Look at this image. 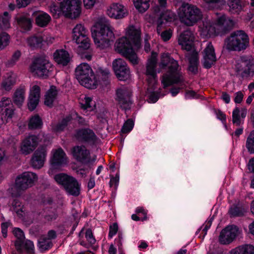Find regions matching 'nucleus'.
I'll use <instances>...</instances> for the list:
<instances>
[{
	"label": "nucleus",
	"instance_id": "nucleus-1",
	"mask_svg": "<svg viewBox=\"0 0 254 254\" xmlns=\"http://www.w3.org/2000/svg\"><path fill=\"white\" fill-rule=\"evenodd\" d=\"M124 33L125 36L116 41L115 50L133 64H136L138 62L136 51L140 47V29L130 25L125 29Z\"/></svg>",
	"mask_w": 254,
	"mask_h": 254
},
{
	"label": "nucleus",
	"instance_id": "nucleus-2",
	"mask_svg": "<svg viewBox=\"0 0 254 254\" xmlns=\"http://www.w3.org/2000/svg\"><path fill=\"white\" fill-rule=\"evenodd\" d=\"M158 65L160 70L165 71L161 78L164 88L184 81L183 74L179 69L178 62L171 58L169 53L161 54Z\"/></svg>",
	"mask_w": 254,
	"mask_h": 254
},
{
	"label": "nucleus",
	"instance_id": "nucleus-3",
	"mask_svg": "<svg viewBox=\"0 0 254 254\" xmlns=\"http://www.w3.org/2000/svg\"><path fill=\"white\" fill-rule=\"evenodd\" d=\"M114 28L105 17L98 18L91 29L96 46L101 49L109 47L115 39Z\"/></svg>",
	"mask_w": 254,
	"mask_h": 254
},
{
	"label": "nucleus",
	"instance_id": "nucleus-4",
	"mask_svg": "<svg viewBox=\"0 0 254 254\" xmlns=\"http://www.w3.org/2000/svg\"><path fill=\"white\" fill-rule=\"evenodd\" d=\"M233 25L232 20L224 14H219L215 18H205L199 26V31L203 38L214 37L221 34Z\"/></svg>",
	"mask_w": 254,
	"mask_h": 254
},
{
	"label": "nucleus",
	"instance_id": "nucleus-5",
	"mask_svg": "<svg viewBox=\"0 0 254 254\" xmlns=\"http://www.w3.org/2000/svg\"><path fill=\"white\" fill-rule=\"evenodd\" d=\"M157 54L152 52L148 59L146 66L145 75L148 82L147 95L148 102L154 103L157 101L160 97H163L166 93L161 94L158 90H155L157 83V76L156 71Z\"/></svg>",
	"mask_w": 254,
	"mask_h": 254
},
{
	"label": "nucleus",
	"instance_id": "nucleus-6",
	"mask_svg": "<svg viewBox=\"0 0 254 254\" xmlns=\"http://www.w3.org/2000/svg\"><path fill=\"white\" fill-rule=\"evenodd\" d=\"M81 0H64L60 5L52 4L50 6L51 12L58 16L63 14L66 17L76 18L81 13Z\"/></svg>",
	"mask_w": 254,
	"mask_h": 254
},
{
	"label": "nucleus",
	"instance_id": "nucleus-7",
	"mask_svg": "<svg viewBox=\"0 0 254 254\" xmlns=\"http://www.w3.org/2000/svg\"><path fill=\"white\" fill-rule=\"evenodd\" d=\"M75 75L80 84L88 89H95L99 83L91 66L87 63L79 64L75 70Z\"/></svg>",
	"mask_w": 254,
	"mask_h": 254
},
{
	"label": "nucleus",
	"instance_id": "nucleus-8",
	"mask_svg": "<svg viewBox=\"0 0 254 254\" xmlns=\"http://www.w3.org/2000/svg\"><path fill=\"white\" fill-rule=\"evenodd\" d=\"M38 180L37 175L31 172H25L18 176L10 192L13 196L20 195L21 191L32 187Z\"/></svg>",
	"mask_w": 254,
	"mask_h": 254
},
{
	"label": "nucleus",
	"instance_id": "nucleus-9",
	"mask_svg": "<svg viewBox=\"0 0 254 254\" xmlns=\"http://www.w3.org/2000/svg\"><path fill=\"white\" fill-rule=\"evenodd\" d=\"M178 14L180 21L188 26H192L202 17L201 12L196 6L183 4L179 8Z\"/></svg>",
	"mask_w": 254,
	"mask_h": 254
},
{
	"label": "nucleus",
	"instance_id": "nucleus-10",
	"mask_svg": "<svg viewBox=\"0 0 254 254\" xmlns=\"http://www.w3.org/2000/svg\"><path fill=\"white\" fill-rule=\"evenodd\" d=\"M53 69L52 64L43 58L35 59L29 67V70L32 75L41 78L48 77Z\"/></svg>",
	"mask_w": 254,
	"mask_h": 254
},
{
	"label": "nucleus",
	"instance_id": "nucleus-11",
	"mask_svg": "<svg viewBox=\"0 0 254 254\" xmlns=\"http://www.w3.org/2000/svg\"><path fill=\"white\" fill-rule=\"evenodd\" d=\"M248 44V36L241 30L232 33L225 40L226 48L231 51H240L244 50Z\"/></svg>",
	"mask_w": 254,
	"mask_h": 254
},
{
	"label": "nucleus",
	"instance_id": "nucleus-12",
	"mask_svg": "<svg viewBox=\"0 0 254 254\" xmlns=\"http://www.w3.org/2000/svg\"><path fill=\"white\" fill-rule=\"evenodd\" d=\"M54 179L58 184L63 186L68 194L75 196L79 194L80 185L74 177L66 174L60 173L55 175Z\"/></svg>",
	"mask_w": 254,
	"mask_h": 254
},
{
	"label": "nucleus",
	"instance_id": "nucleus-13",
	"mask_svg": "<svg viewBox=\"0 0 254 254\" xmlns=\"http://www.w3.org/2000/svg\"><path fill=\"white\" fill-rule=\"evenodd\" d=\"M158 5L154 9L155 13L160 15L157 21V31L159 33L161 27L168 22L174 21L176 17L175 14L170 10H165L167 0H158Z\"/></svg>",
	"mask_w": 254,
	"mask_h": 254
},
{
	"label": "nucleus",
	"instance_id": "nucleus-14",
	"mask_svg": "<svg viewBox=\"0 0 254 254\" xmlns=\"http://www.w3.org/2000/svg\"><path fill=\"white\" fill-rule=\"evenodd\" d=\"M73 40L78 45V48L88 49L90 46L88 30L82 24H77L72 29Z\"/></svg>",
	"mask_w": 254,
	"mask_h": 254
},
{
	"label": "nucleus",
	"instance_id": "nucleus-15",
	"mask_svg": "<svg viewBox=\"0 0 254 254\" xmlns=\"http://www.w3.org/2000/svg\"><path fill=\"white\" fill-rule=\"evenodd\" d=\"M235 69L238 74L243 77L254 75V58L252 56H242L237 62Z\"/></svg>",
	"mask_w": 254,
	"mask_h": 254
},
{
	"label": "nucleus",
	"instance_id": "nucleus-16",
	"mask_svg": "<svg viewBox=\"0 0 254 254\" xmlns=\"http://www.w3.org/2000/svg\"><path fill=\"white\" fill-rule=\"evenodd\" d=\"M67 164V157L63 149L61 148L53 149L51 152L49 174H52L54 170H61Z\"/></svg>",
	"mask_w": 254,
	"mask_h": 254
},
{
	"label": "nucleus",
	"instance_id": "nucleus-17",
	"mask_svg": "<svg viewBox=\"0 0 254 254\" xmlns=\"http://www.w3.org/2000/svg\"><path fill=\"white\" fill-rule=\"evenodd\" d=\"M106 14L110 18L119 20L127 17L128 14L127 9L120 2H113L106 8Z\"/></svg>",
	"mask_w": 254,
	"mask_h": 254
},
{
	"label": "nucleus",
	"instance_id": "nucleus-18",
	"mask_svg": "<svg viewBox=\"0 0 254 254\" xmlns=\"http://www.w3.org/2000/svg\"><path fill=\"white\" fill-rule=\"evenodd\" d=\"M71 153L77 161L85 164H92L96 160L95 157H91L90 151L84 145L73 147L71 150Z\"/></svg>",
	"mask_w": 254,
	"mask_h": 254
},
{
	"label": "nucleus",
	"instance_id": "nucleus-19",
	"mask_svg": "<svg viewBox=\"0 0 254 254\" xmlns=\"http://www.w3.org/2000/svg\"><path fill=\"white\" fill-rule=\"evenodd\" d=\"M239 228L235 225H228L222 230L219 237V242L223 245L232 243L240 234Z\"/></svg>",
	"mask_w": 254,
	"mask_h": 254
},
{
	"label": "nucleus",
	"instance_id": "nucleus-20",
	"mask_svg": "<svg viewBox=\"0 0 254 254\" xmlns=\"http://www.w3.org/2000/svg\"><path fill=\"white\" fill-rule=\"evenodd\" d=\"M41 137L45 138V135L41 133L39 134L38 136L30 135L26 137L21 143V152L25 155L32 152L36 147L38 142L42 141V138Z\"/></svg>",
	"mask_w": 254,
	"mask_h": 254
},
{
	"label": "nucleus",
	"instance_id": "nucleus-21",
	"mask_svg": "<svg viewBox=\"0 0 254 254\" xmlns=\"http://www.w3.org/2000/svg\"><path fill=\"white\" fill-rule=\"evenodd\" d=\"M13 234L17 239L15 241V245L17 250L20 249V247L22 246L23 249L28 254H34V245L33 243L30 240H26L23 242L24 238L23 232L18 228H14L13 230Z\"/></svg>",
	"mask_w": 254,
	"mask_h": 254
},
{
	"label": "nucleus",
	"instance_id": "nucleus-22",
	"mask_svg": "<svg viewBox=\"0 0 254 254\" xmlns=\"http://www.w3.org/2000/svg\"><path fill=\"white\" fill-rule=\"evenodd\" d=\"M113 68L117 77L120 80L125 81L130 78V72L126 63L121 59H118L113 62Z\"/></svg>",
	"mask_w": 254,
	"mask_h": 254
},
{
	"label": "nucleus",
	"instance_id": "nucleus-23",
	"mask_svg": "<svg viewBox=\"0 0 254 254\" xmlns=\"http://www.w3.org/2000/svg\"><path fill=\"white\" fill-rule=\"evenodd\" d=\"M131 90L127 87H121L116 92L117 98L121 107L124 110L130 108L132 104L131 100Z\"/></svg>",
	"mask_w": 254,
	"mask_h": 254
},
{
	"label": "nucleus",
	"instance_id": "nucleus-24",
	"mask_svg": "<svg viewBox=\"0 0 254 254\" xmlns=\"http://www.w3.org/2000/svg\"><path fill=\"white\" fill-rule=\"evenodd\" d=\"M78 122L81 125H86L87 124L83 118L77 115L76 113H72L70 116L66 117L58 125H53L52 128V130L55 132H59L62 131L65 127L69 124L72 123Z\"/></svg>",
	"mask_w": 254,
	"mask_h": 254
},
{
	"label": "nucleus",
	"instance_id": "nucleus-25",
	"mask_svg": "<svg viewBox=\"0 0 254 254\" xmlns=\"http://www.w3.org/2000/svg\"><path fill=\"white\" fill-rule=\"evenodd\" d=\"M194 34L188 29L183 32L178 37V41L182 49L190 51L193 47Z\"/></svg>",
	"mask_w": 254,
	"mask_h": 254
},
{
	"label": "nucleus",
	"instance_id": "nucleus-26",
	"mask_svg": "<svg viewBox=\"0 0 254 254\" xmlns=\"http://www.w3.org/2000/svg\"><path fill=\"white\" fill-rule=\"evenodd\" d=\"M41 88L38 83L33 82L30 86L28 108L33 111L39 104L40 98Z\"/></svg>",
	"mask_w": 254,
	"mask_h": 254
},
{
	"label": "nucleus",
	"instance_id": "nucleus-27",
	"mask_svg": "<svg viewBox=\"0 0 254 254\" xmlns=\"http://www.w3.org/2000/svg\"><path fill=\"white\" fill-rule=\"evenodd\" d=\"M216 61L215 50L212 44L207 43L203 52L202 64L206 68H210Z\"/></svg>",
	"mask_w": 254,
	"mask_h": 254
},
{
	"label": "nucleus",
	"instance_id": "nucleus-28",
	"mask_svg": "<svg viewBox=\"0 0 254 254\" xmlns=\"http://www.w3.org/2000/svg\"><path fill=\"white\" fill-rule=\"evenodd\" d=\"M75 136L79 141L90 144H94L97 143L98 141L94 132L89 128H84L77 130Z\"/></svg>",
	"mask_w": 254,
	"mask_h": 254
},
{
	"label": "nucleus",
	"instance_id": "nucleus-29",
	"mask_svg": "<svg viewBox=\"0 0 254 254\" xmlns=\"http://www.w3.org/2000/svg\"><path fill=\"white\" fill-rule=\"evenodd\" d=\"M47 156L45 147L38 148L34 153L31 159V164L34 169L41 168L45 163Z\"/></svg>",
	"mask_w": 254,
	"mask_h": 254
},
{
	"label": "nucleus",
	"instance_id": "nucleus-30",
	"mask_svg": "<svg viewBox=\"0 0 254 254\" xmlns=\"http://www.w3.org/2000/svg\"><path fill=\"white\" fill-rule=\"evenodd\" d=\"M13 112L10 99L3 97L0 102V115H5L7 119H11L13 114Z\"/></svg>",
	"mask_w": 254,
	"mask_h": 254
},
{
	"label": "nucleus",
	"instance_id": "nucleus-31",
	"mask_svg": "<svg viewBox=\"0 0 254 254\" xmlns=\"http://www.w3.org/2000/svg\"><path fill=\"white\" fill-rule=\"evenodd\" d=\"M54 59L59 64L66 65L70 61L68 52L63 49L57 50L54 53Z\"/></svg>",
	"mask_w": 254,
	"mask_h": 254
},
{
	"label": "nucleus",
	"instance_id": "nucleus-32",
	"mask_svg": "<svg viewBox=\"0 0 254 254\" xmlns=\"http://www.w3.org/2000/svg\"><path fill=\"white\" fill-rule=\"evenodd\" d=\"M35 15L36 24L39 27H44L48 25L51 20V16L46 12L39 11L33 13Z\"/></svg>",
	"mask_w": 254,
	"mask_h": 254
},
{
	"label": "nucleus",
	"instance_id": "nucleus-33",
	"mask_svg": "<svg viewBox=\"0 0 254 254\" xmlns=\"http://www.w3.org/2000/svg\"><path fill=\"white\" fill-rule=\"evenodd\" d=\"M43 37L40 34L31 36L26 39L27 45L32 49L41 48L43 46Z\"/></svg>",
	"mask_w": 254,
	"mask_h": 254
},
{
	"label": "nucleus",
	"instance_id": "nucleus-34",
	"mask_svg": "<svg viewBox=\"0 0 254 254\" xmlns=\"http://www.w3.org/2000/svg\"><path fill=\"white\" fill-rule=\"evenodd\" d=\"M16 81V75L13 72H9L4 76L1 87L6 91L11 90Z\"/></svg>",
	"mask_w": 254,
	"mask_h": 254
},
{
	"label": "nucleus",
	"instance_id": "nucleus-35",
	"mask_svg": "<svg viewBox=\"0 0 254 254\" xmlns=\"http://www.w3.org/2000/svg\"><path fill=\"white\" fill-rule=\"evenodd\" d=\"M16 20L19 26L25 31H29L32 27V20L27 14L16 17Z\"/></svg>",
	"mask_w": 254,
	"mask_h": 254
},
{
	"label": "nucleus",
	"instance_id": "nucleus-36",
	"mask_svg": "<svg viewBox=\"0 0 254 254\" xmlns=\"http://www.w3.org/2000/svg\"><path fill=\"white\" fill-rule=\"evenodd\" d=\"M229 10L232 13H239L243 8L244 0H227Z\"/></svg>",
	"mask_w": 254,
	"mask_h": 254
},
{
	"label": "nucleus",
	"instance_id": "nucleus-37",
	"mask_svg": "<svg viewBox=\"0 0 254 254\" xmlns=\"http://www.w3.org/2000/svg\"><path fill=\"white\" fill-rule=\"evenodd\" d=\"M230 254H254V246L251 244H244L232 250Z\"/></svg>",
	"mask_w": 254,
	"mask_h": 254
},
{
	"label": "nucleus",
	"instance_id": "nucleus-38",
	"mask_svg": "<svg viewBox=\"0 0 254 254\" xmlns=\"http://www.w3.org/2000/svg\"><path fill=\"white\" fill-rule=\"evenodd\" d=\"M57 96L56 87L52 86L45 95L44 104L48 107H52Z\"/></svg>",
	"mask_w": 254,
	"mask_h": 254
},
{
	"label": "nucleus",
	"instance_id": "nucleus-39",
	"mask_svg": "<svg viewBox=\"0 0 254 254\" xmlns=\"http://www.w3.org/2000/svg\"><path fill=\"white\" fill-rule=\"evenodd\" d=\"M25 89L23 87H19L15 91L13 99L14 103L18 106L22 105L25 100Z\"/></svg>",
	"mask_w": 254,
	"mask_h": 254
},
{
	"label": "nucleus",
	"instance_id": "nucleus-40",
	"mask_svg": "<svg viewBox=\"0 0 254 254\" xmlns=\"http://www.w3.org/2000/svg\"><path fill=\"white\" fill-rule=\"evenodd\" d=\"M28 126L31 129L41 128L43 126L42 119L39 115H35L29 119Z\"/></svg>",
	"mask_w": 254,
	"mask_h": 254
},
{
	"label": "nucleus",
	"instance_id": "nucleus-41",
	"mask_svg": "<svg viewBox=\"0 0 254 254\" xmlns=\"http://www.w3.org/2000/svg\"><path fill=\"white\" fill-rule=\"evenodd\" d=\"M189 70L193 74L197 72L198 69V54L197 52H193L189 57Z\"/></svg>",
	"mask_w": 254,
	"mask_h": 254
},
{
	"label": "nucleus",
	"instance_id": "nucleus-42",
	"mask_svg": "<svg viewBox=\"0 0 254 254\" xmlns=\"http://www.w3.org/2000/svg\"><path fill=\"white\" fill-rule=\"evenodd\" d=\"M79 104L81 108L84 110H93V106H94V103L91 97L83 95L79 98Z\"/></svg>",
	"mask_w": 254,
	"mask_h": 254
},
{
	"label": "nucleus",
	"instance_id": "nucleus-43",
	"mask_svg": "<svg viewBox=\"0 0 254 254\" xmlns=\"http://www.w3.org/2000/svg\"><path fill=\"white\" fill-rule=\"evenodd\" d=\"M150 0H133L135 8L140 12H144L149 7Z\"/></svg>",
	"mask_w": 254,
	"mask_h": 254
},
{
	"label": "nucleus",
	"instance_id": "nucleus-44",
	"mask_svg": "<svg viewBox=\"0 0 254 254\" xmlns=\"http://www.w3.org/2000/svg\"><path fill=\"white\" fill-rule=\"evenodd\" d=\"M170 23L171 22H168L166 24H163V26L161 27L160 33H159L157 32L158 34L160 35L161 38L164 41H168L172 36L173 31L171 29L161 32L162 30L165 28L167 26L169 25Z\"/></svg>",
	"mask_w": 254,
	"mask_h": 254
},
{
	"label": "nucleus",
	"instance_id": "nucleus-45",
	"mask_svg": "<svg viewBox=\"0 0 254 254\" xmlns=\"http://www.w3.org/2000/svg\"><path fill=\"white\" fill-rule=\"evenodd\" d=\"M52 242L49 239H47L45 236L42 237L38 243V247L41 251H45L49 249L52 246Z\"/></svg>",
	"mask_w": 254,
	"mask_h": 254
},
{
	"label": "nucleus",
	"instance_id": "nucleus-46",
	"mask_svg": "<svg viewBox=\"0 0 254 254\" xmlns=\"http://www.w3.org/2000/svg\"><path fill=\"white\" fill-rule=\"evenodd\" d=\"M10 16L7 12H5L3 15H0V28L7 29L10 27Z\"/></svg>",
	"mask_w": 254,
	"mask_h": 254
},
{
	"label": "nucleus",
	"instance_id": "nucleus-47",
	"mask_svg": "<svg viewBox=\"0 0 254 254\" xmlns=\"http://www.w3.org/2000/svg\"><path fill=\"white\" fill-rule=\"evenodd\" d=\"M10 36L5 32L0 33V50L5 49L9 43Z\"/></svg>",
	"mask_w": 254,
	"mask_h": 254
},
{
	"label": "nucleus",
	"instance_id": "nucleus-48",
	"mask_svg": "<svg viewBox=\"0 0 254 254\" xmlns=\"http://www.w3.org/2000/svg\"><path fill=\"white\" fill-rule=\"evenodd\" d=\"M246 147L251 153H254V131L249 135L246 142Z\"/></svg>",
	"mask_w": 254,
	"mask_h": 254
},
{
	"label": "nucleus",
	"instance_id": "nucleus-49",
	"mask_svg": "<svg viewBox=\"0 0 254 254\" xmlns=\"http://www.w3.org/2000/svg\"><path fill=\"white\" fill-rule=\"evenodd\" d=\"M91 164H86V166L84 167H77L75 170L77 175L83 178H85L87 176L88 174L89 173V171L91 169Z\"/></svg>",
	"mask_w": 254,
	"mask_h": 254
},
{
	"label": "nucleus",
	"instance_id": "nucleus-50",
	"mask_svg": "<svg viewBox=\"0 0 254 254\" xmlns=\"http://www.w3.org/2000/svg\"><path fill=\"white\" fill-rule=\"evenodd\" d=\"M244 209L237 206H233L229 209V214L232 217L240 216L244 214Z\"/></svg>",
	"mask_w": 254,
	"mask_h": 254
},
{
	"label": "nucleus",
	"instance_id": "nucleus-51",
	"mask_svg": "<svg viewBox=\"0 0 254 254\" xmlns=\"http://www.w3.org/2000/svg\"><path fill=\"white\" fill-rule=\"evenodd\" d=\"M134 122L132 119L127 120L124 124L122 132L124 133H127L129 132L134 127Z\"/></svg>",
	"mask_w": 254,
	"mask_h": 254
},
{
	"label": "nucleus",
	"instance_id": "nucleus-52",
	"mask_svg": "<svg viewBox=\"0 0 254 254\" xmlns=\"http://www.w3.org/2000/svg\"><path fill=\"white\" fill-rule=\"evenodd\" d=\"M12 207H13L14 211L19 216H22L23 212V206L21 205V203L17 199H14L12 203Z\"/></svg>",
	"mask_w": 254,
	"mask_h": 254
},
{
	"label": "nucleus",
	"instance_id": "nucleus-53",
	"mask_svg": "<svg viewBox=\"0 0 254 254\" xmlns=\"http://www.w3.org/2000/svg\"><path fill=\"white\" fill-rule=\"evenodd\" d=\"M21 55V52L20 51H16L13 53L12 57L9 61L8 62V64L12 66L15 64L19 60Z\"/></svg>",
	"mask_w": 254,
	"mask_h": 254
},
{
	"label": "nucleus",
	"instance_id": "nucleus-54",
	"mask_svg": "<svg viewBox=\"0 0 254 254\" xmlns=\"http://www.w3.org/2000/svg\"><path fill=\"white\" fill-rule=\"evenodd\" d=\"M233 122L237 126L241 124L240 110L238 108H236L233 111Z\"/></svg>",
	"mask_w": 254,
	"mask_h": 254
},
{
	"label": "nucleus",
	"instance_id": "nucleus-55",
	"mask_svg": "<svg viewBox=\"0 0 254 254\" xmlns=\"http://www.w3.org/2000/svg\"><path fill=\"white\" fill-rule=\"evenodd\" d=\"M85 238L88 243L91 245H94L96 243V240L93 236L91 229H87L85 233Z\"/></svg>",
	"mask_w": 254,
	"mask_h": 254
},
{
	"label": "nucleus",
	"instance_id": "nucleus-56",
	"mask_svg": "<svg viewBox=\"0 0 254 254\" xmlns=\"http://www.w3.org/2000/svg\"><path fill=\"white\" fill-rule=\"evenodd\" d=\"M213 219V218H211L210 219L207 220L198 230L199 231L202 230V232L204 233V236L206 234L207 230L211 227Z\"/></svg>",
	"mask_w": 254,
	"mask_h": 254
},
{
	"label": "nucleus",
	"instance_id": "nucleus-57",
	"mask_svg": "<svg viewBox=\"0 0 254 254\" xmlns=\"http://www.w3.org/2000/svg\"><path fill=\"white\" fill-rule=\"evenodd\" d=\"M118 231V225L117 223H114L110 225L109 233V237L112 238Z\"/></svg>",
	"mask_w": 254,
	"mask_h": 254
},
{
	"label": "nucleus",
	"instance_id": "nucleus-58",
	"mask_svg": "<svg viewBox=\"0 0 254 254\" xmlns=\"http://www.w3.org/2000/svg\"><path fill=\"white\" fill-rule=\"evenodd\" d=\"M109 75V71L107 69L100 68L98 71V75L102 76L104 80H106Z\"/></svg>",
	"mask_w": 254,
	"mask_h": 254
},
{
	"label": "nucleus",
	"instance_id": "nucleus-59",
	"mask_svg": "<svg viewBox=\"0 0 254 254\" xmlns=\"http://www.w3.org/2000/svg\"><path fill=\"white\" fill-rule=\"evenodd\" d=\"M86 49H79L78 48V54L81 55V57L82 59H86L88 61H90L91 60L92 55L91 54L88 53H82V50H85Z\"/></svg>",
	"mask_w": 254,
	"mask_h": 254
},
{
	"label": "nucleus",
	"instance_id": "nucleus-60",
	"mask_svg": "<svg viewBox=\"0 0 254 254\" xmlns=\"http://www.w3.org/2000/svg\"><path fill=\"white\" fill-rule=\"evenodd\" d=\"M10 225V223L9 222H3L1 224V233L4 238L7 236V228Z\"/></svg>",
	"mask_w": 254,
	"mask_h": 254
},
{
	"label": "nucleus",
	"instance_id": "nucleus-61",
	"mask_svg": "<svg viewBox=\"0 0 254 254\" xmlns=\"http://www.w3.org/2000/svg\"><path fill=\"white\" fill-rule=\"evenodd\" d=\"M198 95L193 90L187 91L185 93V98L187 99L197 98Z\"/></svg>",
	"mask_w": 254,
	"mask_h": 254
},
{
	"label": "nucleus",
	"instance_id": "nucleus-62",
	"mask_svg": "<svg viewBox=\"0 0 254 254\" xmlns=\"http://www.w3.org/2000/svg\"><path fill=\"white\" fill-rule=\"evenodd\" d=\"M135 212L139 216H141V215L142 214V215L143 216V219H142V221L146 219L147 211L145 210L143 208L138 207L136 209Z\"/></svg>",
	"mask_w": 254,
	"mask_h": 254
},
{
	"label": "nucleus",
	"instance_id": "nucleus-63",
	"mask_svg": "<svg viewBox=\"0 0 254 254\" xmlns=\"http://www.w3.org/2000/svg\"><path fill=\"white\" fill-rule=\"evenodd\" d=\"M31 0H16L17 6L19 8L24 7L30 3Z\"/></svg>",
	"mask_w": 254,
	"mask_h": 254
},
{
	"label": "nucleus",
	"instance_id": "nucleus-64",
	"mask_svg": "<svg viewBox=\"0 0 254 254\" xmlns=\"http://www.w3.org/2000/svg\"><path fill=\"white\" fill-rule=\"evenodd\" d=\"M244 94L241 91L237 92L235 93L234 101L236 103H240L243 99Z\"/></svg>",
	"mask_w": 254,
	"mask_h": 254
}]
</instances>
